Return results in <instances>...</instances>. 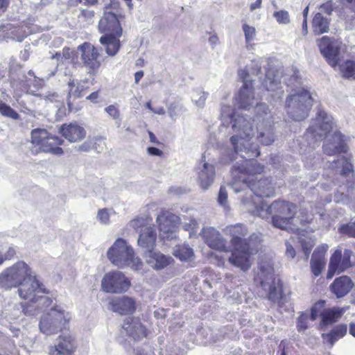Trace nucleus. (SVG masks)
Here are the masks:
<instances>
[{
  "label": "nucleus",
  "instance_id": "obj_1",
  "mask_svg": "<svg viewBox=\"0 0 355 355\" xmlns=\"http://www.w3.org/2000/svg\"><path fill=\"white\" fill-rule=\"evenodd\" d=\"M224 232L230 238L232 250L227 246L226 240L214 228H204L201 235L209 248L220 252L232 251L228 261L243 271L248 270L252 265L250 257L252 248L250 241L254 234H249L247 226L243 223L227 225Z\"/></svg>",
  "mask_w": 355,
  "mask_h": 355
},
{
  "label": "nucleus",
  "instance_id": "obj_2",
  "mask_svg": "<svg viewBox=\"0 0 355 355\" xmlns=\"http://www.w3.org/2000/svg\"><path fill=\"white\" fill-rule=\"evenodd\" d=\"M0 286L6 289L19 287V297L28 302L38 303L41 308L49 307L53 300L46 296L49 291L33 275L31 267L18 261L0 274Z\"/></svg>",
  "mask_w": 355,
  "mask_h": 355
},
{
  "label": "nucleus",
  "instance_id": "obj_3",
  "mask_svg": "<svg viewBox=\"0 0 355 355\" xmlns=\"http://www.w3.org/2000/svg\"><path fill=\"white\" fill-rule=\"evenodd\" d=\"M264 171V166L254 159H243L242 163L234 165L231 173L239 181L245 183L254 194L259 198L270 197L274 193L272 182L268 178L258 175Z\"/></svg>",
  "mask_w": 355,
  "mask_h": 355
},
{
  "label": "nucleus",
  "instance_id": "obj_4",
  "mask_svg": "<svg viewBox=\"0 0 355 355\" xmlns=\"http://www.w3.org/2000/svg\"><path fill=\"white\" fill-rule=\"evenodd\" d=\"M254 283L266 290V286L270 284L268 293V299L273 302H280L284 297V284L279 278L275 276V270L268 263H261L257 270L254 271Z\"/></svg>",
  "mask_w": 355,
  "mask_h": 355
},
{
  "label": "nucleus",
  "instance_id": "obj_5",
  "mask_svg": "<svg viewBox=\"0 0 355 355\" xmlns=\"http://www.w3.org/2000/svg\"><path fill=\"white\" fill-rule=\"evenodd\" d=\"M71 319L69 312L56 305L42 315L39 324L40 329L46 335L56 334L69 329Z\"/></svg>",
  "mask_w": 355,
  "mask_h": 355
},
{
  "label": "nucleus",
  "instance_id": "obj_6",
  "mask_svg": "<svg viewBox=\"0 0 355 355\" xmlns=\"http://www.w3.org/2000/svg\"><path fill=\"white\" fill-rule=\"evenodd\" d=\"M107 257L114 265L119 268L128 266L135 270H140L143 266L140 259L135 257L132 248L128 245L123 239L115 241L107 251Z\"/></svg>",
  "mask_w": 355,
  "mask_h": 355
},
{
  "label": "nucleus",
  "instance_id": "obj_7",
  "mask_svg": "<svg viewBox=\"0 0 355 355\" xmlns=\"http://www.w3.org/2000/svg\"><path fill=\"white\" fill-rule=\"evenodd\" d=\"M296 210L295 203L284 200H275L266 209L272 216V225L282 230H286L293 225Z\"/></svg>",
  "mask_w": 355,
  "mask_h": 355
},
{
  "label": "nucleus",
  "instance_id": "obj_8",
  "mask_svg": "<svg viewBox=\"0 0 355 355\" xmlns=\"http://www.w3.org/2000/svg\"><path fill=\"white\" fill-rule=\"evenodd\" d=\"M31 142L38 146L42 152L57 155H60L64 153L63 149L60 147L64 143L63 139L58 136L51 135L44 129L33 130Z\"/></svg>",
  "mask_w": 355,
  "mask_h": 355
},
{
  "label": "nucleus",
  "instance_id": "obj_9",
  "mask_svg": "<svg viewBox=\"0 0 355 355\" xmlns=\"http://www.w3.org/2000/svg\"><path fill=\"white\" fill-rule=\"evenodd\" d=\"M313 98L306 89H302L299 92L291 94L286 98L288 107H293L295 110L291 112V116L295 121H302L308 116L312 106Z\"/></svg>",
  "mask_w": 355,
  "mask_h": 355
},
{
  "label": "nucleus",
  "instance_id": "obj_10",
  "mask_svg": "<svg viewBox=\"0 0 355 355\" xmlns=\"http://www.w3.org/2000/svg\"><path fill=\"white\" fill-rule=\"evenodd\" d=\"M78 49L80 51V58L87 73L94 76L101 67L103 58L101 51L89 42H85L79 45Z\"/></svg>",
  "mask_w": 355,
  "mask_h": 355
},
{
  "label": "nucleus",
  "instance_id": "obj_11",
  "mask_svg": "<svg viewBox=\"0 0 355 355\" xmlns=\"http://www.w3.org/2000/svg\"><path fill=\"white\" fill-rule=\"evenodd\" d=\"M131 286L130 280L120 271L107 272L101 280V288L105 293H123Z\"/></svg>",
  "mask_w": 355,
  "mask_h": 355
},
{
  "label": "nucleus",
  "instance_id": "obj_12",
  "mask_svg": "<svg viewBox=\"0 0 355 355\" xmlns=\"http://www.w3.org/2000/svg\"><path fill=\"white\" fill-rule=\"evenodd\" d=\"M341 44L340 40L328 36H323L318 40L321 54L333 68H336L338 64Z\"/></svg>",
  "mask_w": 355,
  "mask_h": 355
},
{
  "label": "nucleus",
  "instance_id": "obj_13",
  "mask_svg": "<svg viewBox=\"0 0 355 355\" xmlns=\"http://www.w3.org/2000/svg\"><path fill=\"white\" fill-rule=\"evenodd\" d=\"M178 217L165 210H162L157 216L156 223L159 232V237L163 241H169L176 238Z\"/></svg>",
  "mask_w": 355,
  "mask_h": 355
},
{
  "label": "nucleus",
  "instance_id": "obj_14",
  "mask_svg": "<svg viewBox=\"0 0 355 355\" xmlns=\"http://www.w3.org/2000/svg\"><path fill=\"white\" fill-rule=\"evenodd\" d=\"M353 255L354 253L350 249H345L343 254L341 250H336L330 258L327 278L331 279L336 272H342L351 268L353 266L351 261Z\"/></svg>",
  "mask_w": 355,
  "mask_h": 355
},
{
  "label": "nucleus",
  "instance_id": "obj_15",
  "mask_svg": "<svg viewBox=\"0 0 355 355\" xmlns=\"http://www.w3.org/2000/svg\"><path fill=\"white\" fill-rule=\"evenodd\" d=\"M243 122V124L234 123L232 125L233 129L236 130L238 128L237 131L239 132L238 135H233L230 138V141L236 153L243 150L246 153H249L250 150L247 149L245 146L244 141H250V139L254 135V132L252 125L248 121H245V120H244Z\"/></svg>",
  "mask_w": 355,
  "mask_h": 355
},
{
  "label": "nucleus",
  "instance_id": "obj_16",
  "mask_svg": "<svg viewBox=\"0 0 355 355\" xmlns=\"http://www.w3.org/2000/svg\"><path fill=\"white\" fill-rule=\"evenodd\" d=\"M333 130V123L328 119L327 114L322 111L318 113L313 124L306 130V134L315 139H322L327 136Z\"/></svg>",
  "mask_w": 355,
  "mask_h": 355
},
{
  "label": "nucleus",
  "instance_id": "obj_17",
  "mask_svg": "<svg viewBox=\"0 0 355 355\" xmlns=\"http://www.w3.org/2000/svg\"><path fill=\"white\" fill-rule=\"evenodd\" d=\"M122 329L126 335L135 341L141 340L148 335V329L137 317L125 318L123 322Z\"/></svg>",
  "mask_w": 355,
  "mask_h": 355
},
{
  "label": "nucleus",
  "instance_id": "obj_18",
  "mask_svg": "<svg viewBox=\"0 0 355 355\" xmlns=\"http://www.w3.org/2000/svg\"><path fill=\"white\" fill-rule=\"evenodd\" d=\"M121 15L112 12H105L98 23V29L101 33L122 36L123 29L119 21Z\"/></svg>",
  "mask_w": 355,
  "mask_h": 355
},
{
  "label": "nucleus",
  "instance_id": "obj_19",
  "mask_svg": "<svg viewBox=\"0 0 355 355\" xmlns=\"http://www.w3.org/2000/svg\"><path fill=\"white\" fill-rule=\"evenodd\" d=\"M58 343L49 347V355H73L77 349L76 338L71 334L60 335Z\"/></svg>",
  "mask_w": 355,
  "mask_h": 355
},
{
  "label": "nucleus",
  "instance_id": "obj_20",
  "mask_svg": "<svg viewBox=\"0 0 355 355\" xmlns=\"http://www.w3.org/2000/svg\"><path fill=\"white\" fill-rule=\"evenodd\" d=\"M249 74L247 71H241L240 76L243 80V85L239 89L236 98L239 107L245 110L248 109L252 105L254 99L252 82L246 80Z\"/></svg>",
  "mask_w": 355,
  "mask_h": 355
},
{
  "label": "nucleus",
  "instance_id": "obj_21",
  "mask_svg": "<svg viewBox=\"0 0 355 355\" xmlns=\"http://www.w3.org/2000/svg\"><path fill=\"white\" fill-rule=\"evenodd\" d=\"M109 304L114 312L121 315H132L137 306L136 300L127 295L112 297Z\"/></svg>",
  "mask_w": 355,
  "mask_h": 355
},
{
  "label": "nucleus",
  "instance_id": "obj_22",
  "mask_svg": "<svg viewBox=\"0 0 355 355\" xmlns=\"http://www.w3.org/2000/svg\"><path fill=\"white\" fill-rule=\"evenodd\" d=\"M69 88L67 98L68 110L70 112H77L81 108V105H75L74 101L83 97L89 90V87L84 85L82 83L76 84L74 80H70L68 83Z\"/></svg>",
  "mask_w": 355,
  "mask_h": 355
},
{
  "label": "nucleus",
  "instance_id": "obj_23",
  "mask_svg": "<svg viewBox=\"0 0 355 355\" xmlns=\"http://www.w3.org/2000/svg\"><path fill=\"white\" fill-rule=\"evenodd\" d=\"M60 133L69 142H78L86 136V130L78 123H63L60 128Z\"/></svg>",
  "mask_w": 355,
  "mask_h": 355
},
{
  "label": "nucleus",
  "instance_id": "obj_24",
  "mask_svg": "<svg viewBox=\"0 0 355 355\" xmlns=\"http://www.w3.org/2000/svg\"><path fill=\"white\" fill-rule=\"evenodd\" d=\"M354 286V284L349 277L343 275L334 280L329 289L337 298H342L351 291Z\"/></svg>",
  "mask_w": 355,
  "mask_h": 355
},
{
  "label": "nucleus",
  "instance_id": "obj_25",
  "mask_svg": "<svg viewBox=\"0 0 355 355\" xmlns=\"http://www.w3.org/2000/svg\"><path fill=\"white\" fill-rule=\"evenodd\" d=\"M157 233L154 225L146 227L144 230L139 231L138 245L142 248L146 249L147 252L155 249Z\"/></svg>",
  "mask_w": 355,
  "mask_h": 355
},
{
  "label": "nucleus",
  "instance_id": "obj_26",
  "mask_svg": "<svg viewBox=\"0 0 355 355\" xmlns=\"http://www.w3.org/2000/svg\"><path fill=\"white\" fill-rule=\"evenodd\" d=\"M326 252L327 249L323 246L318 247L313 251L311 259V272L315 277L320 275L324 268Z\"/></svg>",
  "mask_w": 355,
  "mask_h": 355
},
{
  "label": "nucleus",
  "instance_id": "obj_27",
  "mask_svg": "<svg viewBox=\"0 0 355 355\" xmlns=\"http://www.w3.org/2000/svg\"><path fill=\"white\" fill-rule=\"evenodd\" d=\"M348 309L349 306H333L327 309L326 311L322 314L320 325L327 327L337 322Z\"/></svg>",
  "mask_w": 355,
  "mask_h": 355
},
{
  "label": "nucleus",
  "instance_id": "obj_28",
  "mask_svg": "<svg viewBox=\"0 0 355 355\" xmlns=\"http://www.w3.org/2000/svg\"><path fill=\"white\" fill-rule=\"evenodd\" d=\"M121 37L112 34H105L101 37L99 42L105 46L108 55L114 56L119 52L121 48Z\"/></svg>",
  "mask_w": 355,
  "mask_h": 355
},
{
  "label": "nucleus",
  "instance_id": "obj_29",
  "mask_svg": "<svg viewBox=\"0 0 355 355\" xmlns=\"http://www.w3.org/2000/svg\"><path fill=\"white\" fill-rule=\"evenodd\" d=\"M347 332V326L346 324L342 323L335 326L328 333L322 334V338L331 347L340 338H343Z\"/></svg>",
  "mask_w": 355,
  "mask_h": 355
},
{
  "label": "nucleus",
  "instance_id": "obj_30",
  "mask_svg": "<svg viewBox=\"0 0 355 355\" xmlns=\"http://www.w3.org/2000/svg\"><path fill=\"white\" fill-rule=\"evenodd\" d=\"M330 21V19L324 17L321 12L315 13L311 21L313 33L315 35H320L328 33L329 31Z\"/></svg>",
  "mask_w": 355,
  "mask_h": 355
},
{
  "label": "nucleus",
  "instance_id": "obj_31",
  "mask_svg": "<svg viewBox=\"0 0 355 355\" xmlns=\"http://www.w3.org/2000/svg\"><path fill=\"white\" fill-rule=\"evenodd\" d=\"M215 168L213 165L204 163L203 168L198 173V182L203 189H207L213 183Z\"/></svg>",
  "mask_w": 355,
  "mask_h": 355
},
{
  "label": "nucleus",
  "instance_id": "obj_32",
  "mask_svg": "<svg viewBox=\"0 0 355 355\" xmlns=\"http://www.w3.org/2000/svg\"><path fill=\"white\" fill-rule=\"evenodd\" d=\"M172 261L171 257H167L154 250L148 252L147 262L155 269L161 270L168 266Z\"/></svg>",
  "mask_w": 355,
  "mask_h": 355
},
{
  "label": "nucleus",
  "instance_id": "obj_33",
  "mask_svg": "<svg viewBox=\"0 0 355 355\" xmlns=\"http://www.w3.org/2000/svg\"><path fill=\"white\" fill-rule=\"evenodd\" d=\"M334 137H337L339 140L338 144L335 146L334 149H331L329 148H327L326 146L323 147V151L324 153L329 155L332 156L336 154H340V153H346L348 150V147L347 144L345 143L342 133L340 132H334Z\"/></svg>",
  "mask_w": 355,
  "mask_h": 355
},
{
  "label": "nucleus",
  "instance_id": "obj_34",
  "mask_svg": "<svg viewBox=\"0 0 355 355\" xmlns=\"http://www.w3.org/2000/svg\"><path fill=\"white\" fill-rule=\"evenodd\" d=\"M342 77L344 78H355V61L347 60L338 64Z\"/></svg>",
  "mask_w": 355,
  "mask_h": 355
},
{
  "label": "nucleus",
  "instance_id": "obj_35",
  "mask_svg": "<svg viewBox=\"0 0 355 355\" xmlns=\"http://www.w3.org/2000/svg\"><path fill=\"white\" fill-rule=\"evenodd\" d=\"M327 302L324 300H320L315 302L311 306L310 310V319L312 321L315 320L318 318H322V314L326 311Z\"/></svg>",
  "mask_w": 355,
  "mask_h": 355
},
{
  "label": "nucleus",
  "instance_id": "obj_36",
  "mask_svg": "<svg viewBox=\"0 0 355 355\" xmlns=\"http://www.w3.org/2000/svg\"><path fill=\"white\" fill-rule=\"evenodd\" d=\"M257 139L261 145L269 146L272 144L275 140L272 127L270 125L264 131L258 132Z\"/></svg>",
  "mask_w": 355,
  "mask_h": 355
},
{
  "label": "nucleus",
  "instance_id": "obj_37",
  "mask_svg": "<svg viewBox=\"0 0 355 355\" xmlns=\"http://www.w3.org/2000/svg\"><path fill=\"white\" fill-rule=\"evenodd\" d=\"M263 85L267 91H275L279 87L280 81L275 78L272 71H268L263 81Z\"/></svg>",
  "mask_w": 355,
  "mask_h": 355
},
{
  "label": "nucleus",
  "instance_id": "obj_38",
  "mask_svg": "<svg viewBox=\"0 0 355 355\" xmlns=\"http://www.w3.org/2000/svg\"><path fill=\"white\" fill-rule=\"evenodd\" d=\"M173 254L181 261H189L193 257V251L187 245H179L175 250Z\"/></svg>",
  "mask_w": 355,
  "mask_h": 355
},
{
  "label": "nucleus",
  "instance_id": "obj_39",
  "mask_svg": "<svg viewBox=\"0 0 355 355\" xmlns=\"http://www.w3.org/2000/svg\"><path fill=\"white\" fill-rule=\"evenodd\" d=\"M0 114L14 120H18L20 118L19 114L14 109L1 100H0Z\"/></svg>",
  "mask_w": 355,
  "mask_h": 355
},
{
  "label": "nucleus",
  "instance_id": "obj_40",
  "mask_svg": "<svg viewBox=\"0 0 355 355\" xmlns=\"http://www.w3.org/2000/svg\"><path fill=\"white\" fill-rule=\"evenodd\" d=\"M314 218L313 213L309 211L306 208L300 209L297 219L302 227H306L310 225Z\"/></svg>",
  "mask_w": 355,
  "mask_h": 355
},
{
  "label": "nucleus",
  "instance_id": "obj_41",
  "mask_svg": "<svg viewBox=\"0 0 355 355\" xmlns=\"http://www.w3.org/2000/svg\"><path fill=\"white\" fill-rule=\"evenodd\" d=\"M338 232L349 238H355V221L342 224L338 227Z\"/></svg>",
  "mask_w": 355,
  "mask_h": 355
},
{
  "label": "nucleus",
  "instance_id": "obj_42",
  "mask_svg": "<svg viewBox=\"0 0 355 355\" xmlns=\"http://www.w3.org/2000/svg\"><path fill=\"white\" fill-rule=\"evenodd\" d=\"M256 112L257 116L259 119L262 118L263 120H264L265 119H272V116L270 115V112L268 109V107L265 103L257 104Z\"/></svg>",
  "mask_w": 355,
  "mask_h": 355
},
{
  "label": "nucleus",
  "instance_id": "obj_43",
  "mask_svg": "<svg viewBox=\"0 0 355 355\" xmlns=\"http://www.w3.org/2000/svg\"><path fill=\"white\" fill-rule=\"evenodd\" d=\"M242 29L244 33L245 42L247 43L252 41L256 35V29L254 26H249L246 23L242 26Z\"/></svg>",
  "mask_w": 355,
  "mask_h": 355
},
{
  "label": "nucleus",
  "instance_id": "obj_44",
  "mask_svg": "<svg viewBox=\"0 0 355 355\" xmlns=\"http://www.w3.org/2000/svg\"><path fill=\"white\" fill-rule=\"evenodd\" d=\"M273 17L279 24H287L290 22V16L287 11L282 10L273 13Z\"/></svg>",
  "mask_w": 355,
  "mask_h": 355
},
{
  "label": "nucleus",
  "instance_id": "obj_45",
  "mask_svg": "<svg viewBox=\"0 0 355 355\" xmlns=\"http://www.w3.org/2000/svg\"><path fill=\"white\" fill-rule=\"evenodd\" d=\"M130 225L136 231L144 230L146 227H149L147 225L146 220L144 218L137 217L130 220Z\"/></svg>",
  "mask_w": 355,
  "mask_h": 355
},
{
  "label": "nucleus",
  "instance_id": "obj_46",
  "mask_svg": "<svg viewBox=\"0 0 355 355\" xmlns=\"http://www.w3.org/2000/svg\"><path fill=\"white\" fill-rule=\"evenodd\" d=\"M309 316L305 313H302L297 320V329L298 331H303L308 328Z\"/></svg>",
  "mask_w": 355,
  "mask_h": 355
},
{
  "label": "nucleus",
  "instance_id": "obj_47",
  "mask_svg": "<svg viewBox=\"0 0 355 355\" xmlns=\"http://www.w3.org/2000/svg\"><path fill=\"white\" fill-rule=\"evenodd\" d=\"M120 10V3L117 0H109V3H107L104 7V12H112L116 15H120L119 13Z\"/></svg>",
  "mask_w": 355,
  "mask_h": 355
},
{
  "label": "nucleus",
  "instance_id": "obj_48",
  "mask_svg": "<svg viewBox=\"0 0 355 355\" xmlns=\"http://www.w3.org/2000/svg\"><path fill=\"white\" fill-rule=\"evenodd\" d=\"M16 255V250L13 247H9L5 253H1L0 251V261L1 265L3 263L6 261H9L12 259Z\"/></svg>",
  "mask_w": 355,
  "mask_h": 355
},
{
  "label": "nucleus",
  "instance_id": "obj_49",
  "mask_svg": "<svg viewBox=\"0 0 355 355\" xmlns=\"http://www.w3.org/2000/svg\"><path fill=\"white\" fill-rule=\"evenodd\" d=\"M320 8L325 14L331 15L334 10V3L332 0H329L321 4Z\"/></svg>",
  "mask_w": 355,
  "mask_h": 355
},
{
  "label": "nucleus",
  "instance_id": "obj_50",
  "mask_svg": "<svg viewBox=\"0 0 355 355\" xmlns=\"http://www.w3.org/2000/svg\"><path fill=\"white\" fill-rule=\"evenodd\" d=\"M97 216L101 223L103 224H107L110 221V214L106 208L99 209Z\"/></svg>",
  "mask_w": 355,
  "mask_h": 355
},
{
  "label": "nucleus",
  "instance_id": "obj_51",
  "mask_svg": "<svg viewBox=\"0 0 355 355\" xmlns=\"http://www.w3.org/2000/svg\"><path fill=\"white\" fill-rule=\"evenodd\" d=\"M218 201L219 204L223 206H225L227 202V193L224 186H221L220 188Z\"/></svg>",
  "mask_w": 355,
  "mask_h": 355
},
{
  "label": "nucleus",
  "instance_id": "obj_52",
  "mask_svg": "<svg viewBox=\"0 0 355 355\" xmlns=\"http://www.w3.org/2000/svg\"><path fill=\"white\" fill-rule=\"evenodd\" d=\"M106 112L113 119H116L120 116L119 109L114 105H110L105 108Z\"/></svg>",
  "mask_w": 355,
  "mask_h": 355
},
{
  "label": "nucleus",
  "instance_id": "obj_53",
  "mask_svg": "<svg viewBox=\"0 0 355 355\" xmlns=\"http://www.w3.org/2000/svg\"><path fill=\"white\" fill-rule=\"evenodd\" d=\"M350 173L352 175L354 173L353 165L351 162L346 159L345 164L343 166L341 174L344 176H348Z\"/></svg>",
  "mask_w": 355,
  "mask_h": 355
},
{
  "label": "nucleus",
  "instance_id": "obj_54",
  "mask_svg": "<svg viewBox=\"0 0 355 355\" xmlns=\"http://www.w3.org/2000/svg\"><path fill=\"white\" fill-rule=\"evenodd\" d=\"M61 53L63 60H69L73 55V51L68 46H64Z\"/></svg>",
  "mask_w": 355,
  "mask_h": 355
},
{
  "label": "nucleus",
  "instance_id": "obj_55",
  "mask_svg": "<svg viewBox=\"0 0 355 355\" xmlns=\"http://www.w3.org/2000/svg\"><path fill=\"white\" fill-rule=\"evenodd\" d=\"M301 245H302V248L304 253L308 258L311 253V251L313 248V245L307 243L306 241H302L301 242Z\"/></svg>",
  "mask_w": 355,
  "mask_h": 355
},
{
  "label": "nucleus",
  "instance_id": "obj_56",
  "mask_svg": "<svg viewBox=\"0 0 355 355\" xmlns=\"http://www.w3.org/2000/svg\"><path fill=\"white\" fill-rule=\"evenodd\" d=\"M98 0H75L74 6L82 3L86 6H93L98 3Z\"/></svg>",
  "mask_w": 355,
  "mask_h": 355
},
{
  "label": "nucleus",
  "instance_id": "obj_57",
  "mask_svg": "<svg viewBox=\"0 0 355 355\" xmlns=\"http://www.w3.org/2000/svg\"><path fill=\"white\" fill-rule=\"evenodd\" d=\"M147 153L153 156L162 157L164 155V153L155 147H148L147 148Z\"/></svg>",
  "mask_w": 355,
  "mask_h": 355
},
{
  "label": "nucleus",
  "instance_id": "obj_58",
  "mask_svg": "<svg viewBox=\"0 0 355 355\" xmlns=\"http://www.w3.org/2000/svg\"><path fill=\"white\" fill-rule=\"evenodd\" d=\"M286 256L290 258H294L295 256V250L294 248L288 242L286 243Z\"/></svg>",
  "mask_w": 355,
  "mask_h": 355
},
{
  "label": "nucleus",
  "instance_id": "obj_59",
  "mask_svg": "<svg viewBox=\"0 0 355 355\" xmlns=\"http://www.w3.org/2000/svg\"><path fill=\"white\" fill-rule=\"evenodd\" d=\"M95 12L94 10L83 9L80 11V15L85 19H92L94 17Z\"/></svg>",
  "mask_w": 355,
  "mask_h": 355
},
{
  "label": "nucleus",
  "instance_id": "obj_60",
  "mask_svg": "<svg viewBox=\"0 0 355 355\" xmlns=\"http://www.w3.org/2000/svg\"><path fill=\"white\" fill-rule=\"evenodd\" d=\"M341 3L347 6L349 9L355 13V0H341Z\"/></svg>",
  "mask_w": 355,
  "mask_h": 355
},
{
  "label": "nucleus",
  "instance_id": "obj_61",
  "mask_svg": "<svg viewBox=\"0 0 355 355\" xmlns=\"http://www.w3.org/2000/svg\"><path fill=\"white\" fill-rule=\"evenodd\" d=\"M98 97H99V92L96 91V92H94L92 94H90L89 96H87L86 97V99L89 100L93 103H96Z\"/></svg>",
  "mask_w": 355,
  "mask_h": 355
},
{
  "label": "nucleus",
  "instance_id": "obj_62",
  "mask_svg": "<svg viewBox=\"0 0 355 355\" xmlns=\"http://www.w3.org/2000/svg\"><path fill=\"white\" fill-rule=\"evenodd\" d=\"M10 4V0H0V13L6 11Z\"/></svg>",
  "mask_w": 355,
  "mask_h": 355
},
{
  "label": "nucleus",
  "instance_id": "obj_63",
  "mask_svg": "<svg viewBox=\"0 0 355 355\" xmlns=\"http://www.w3.org/2000/svg\"><path fill=\"white\" fill-rule=\"evenodd\" d=\"M91 144L89 142H84L78 146V150L80 152H88L91 149Z\"/></svg>",
  "mask_w": 355,
  "mask_h": 355
},
{
  "label": "nucleus",
  "instance_id": "obj_64",
  "mask_svg": "<svg viewBox=\"0 0 355 355\" xmlns=\"http://www.w3.org/2000/svg\"><path fill=\"white\" fill-rule=\"evenodd\" d=\"M176 108H177L176 106L174 105H171L169 106V107L168 109V112L169 116L171 118H173L177 115Z\"/></svg>",
  "mask_w": 355,
  "mask_h": 355
}]
</instances>
